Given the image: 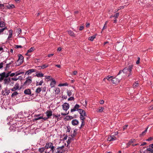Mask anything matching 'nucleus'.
I'll use <instances>...</instances> for the list:
<instances>
[{
  "instance_id": "nucleus-1",
  "label": "nucleus",
  "mask_w": 153,
  "mask_h": 153,
  "mask_svg": "<svg viewBox=\"0 0 153 153\" xmlns=\"http://www.w3.org/2000/svg\"><path fill=\"white\" fill-rule=\"evenodd\" d=\"M80 107L79 105L76 104L74 108L71 109V112L75 111H77L80 115H85L86 114L85 111L81 109H79Z\"/></svg>"
},
{
  "instance_id": "nucleus-2",
  "label": "nucleus",
  "mask_w": 153,
  "mask_h": 153,
  "mask_svg": "<svg viewBox=\"0 0 153 153\" xmlns=\"http://www.w3.org/2000/svg\"><path fill=\"white\" fill-rule=\"evenodd\" d=\"M133 67V65H130L128 67L124 68L123 70H120L119 71L118 75H120L122 72L124 74H127L129 72H132Z\"/></svg>"
},
{
  "instance_id": "nucleus-3",
  "label": "nucleus",
  "mask_w": 153,
  "mask_h": 153,
  "mask_svg": "<svg viewBox=\"0 0 153 153\" xmlns=\"http://www.w3.org/2000/svg\"><path fill=\"white\" fill-rule=\"evenodd\" d=\"M45 148L46 149H50V151L52 152L53 153L55 150V147L53 146V143L51 142H48L46 144L45 146Z\"/></svg>"
},
{
  "instance_id": "nucleus-4",
  "label": "nucleus",
  "mask_w": 153,
  "mask_h": 153,
  "mask_svg": "<svg viewBox=\"0 0 153 153\" xmlns=\"http://www.w3.org/2000/svg\"><path fill=\"white\" fill-rule=\"evenodd\" d=\"M32 77L31 76H29L26 78L23 85L25 86H29L32 82Z\"/></svg>"
},
{
  "instance_id": "nucleus-5",
  "label": "nucleus",
  "mask_w": 153,
  "mask_h": 153,
  "mask_svg": "<svg viewBox=\"0 0 153 153\" xmlns=\"http://www.w3.org/2000/svg\"><path fill=\"white\" fill-rule=\"evenodd\" d=\"M67 139V140L66 141V142L67 143H65V145L68 148L69 147V145L70 144L71 142V139L70 137H68H68L67 135H66L65 136L63 139V141L64 143L65 142V141Z\"/></svg>"
},
{
  "instance_id": "nucleus-6",
  "label": "nucleus",
  "mask_w": 153,
  "mask_h": 153,
  "mask_svg": "<svg viewBox=\"0 0 153 153\" xmlns=\"http://www.w3.org/2000/svg\"><path fill=\"white\" fill-rule=\"evenodd\" d=\"M117 78H112L111 79V82L113 84H116L118 82H119L120 80L123 77L122 76H120V75H117Z\"/></svg>"
},
{
  "instance_id": "nucleus-7",
  "label": "nucleus",
  "mask_w": 153,
  "mask_h": 153,
  "mask_svg": "<svg viewBox=\"0 0 153 153\" xmlns=\"http://www.w3.org/2000/svg\"><path fill=\"white\" fill-rule=\"evenodd\" d=\"M123 46V45L122 42H117L116 44L115 48L116 50L119 51L122 49Z\"/></svg>"
},
{
  "instance_id": "nucleus-8",
  "label": "nucleus",
  "mask_w": 153,
  "mask_h": 153,
  "mask_svg": "<svg viewBox=\"0 0 153 153\" xmlns=\"http://www.w3.org/2000/svg\"><path fill=\"white\" fill-rule=\"evenodd\" d=\"M51 115H46V117H43V116H41L39 117H37L34 118V120H37L40 119H42L43 120H45L48 119L49 118Z\"/></svg>"
},
{
  "instance_id": "nucleus-9",
  "label": "nucleus",
  "mask_w": 153,
  "mask_h": 153,
  "mask_svg": "<svg viewBox=\"0 0 153 153\" xmlns=\"http://www.w3.org/2000/svg\"><path fill=\"white\" fill-rule=\"evenodd\" d=\"M20 85L19 83H16L14 85V87L11 89V91H14L17 90H20L21 88H19Z\"/></svg>"
},
{
  "instance_id": "nucleus-10",
  "label": "nucleus",
  "mask_w": 153,
  "mask_h": 153,
  "mask_svg": "<svg viewBox=\"0 0 153 153\" xmlns=\"http://www.w3.org/2000/svg\"><path fill=\"white\" fill-rule=\"evenodd\" d=\"M4 83L5 84L8 85L10 84L11 81V79L10 77L5 78L4 79Z\"/></svg>"
},
{
  "instance_id": "nucleus-11",
  "label": "nucleus",
  "mask_w": 153,
  "mask_h": 153,
  "mask_svg": "<svg viewBox=\"0 0 153 153\" xmlns=\"http://www.w3.org/2000/svg\"><path fill=\"white\" fill-rule=\"evenodd\" d=\"M136 141V140L134 139H131L126 144V147L128 148L130 145H132V144L135 143Z\"/></svg>"
},
{
  "instance_id": "nucleus-12",
  "label": "nucleus",
  "mask_w": 153,
  "mask_h": 153,
  "mask_svg": "<svg viewBox=\"0 0 153 153\" xmlns=\"http://www.w3.org/2000/svg\"><path fill=\"white\" fill-rule=\"evenodd\" d=\"M35 49V48L34 47H31L30 49L27 51V52L25 54V55L26 56H30V55L28 53L33 52Z\"/></svg>"
},
{
  "instance_id": "nucleus-13",
  "label": "nucleus",
  "mask_w": 153,
  "mask_h": 153,
  "mask_svg": "<svg viewBox=\"0 0 153 153\" xmlns=\"http://www.w3.org/2000/svg\"><path fill=\"white\" fill-rule=\"evenodd\" d=\"M69 107V105L68 103H64L62 105L63 109L66 111L68 109Z\"/></svg>"
},
{
  "instance_id": "nucleus-14",
  "label": "nucleus",
  "mask_w": 153,
  "mask_h": 153,
  "mask_svg": "<svg viewBox=\"0 0 153 153\" xmlns=\"http://www.w3.org/2000/svg\"><path fill=\"white\" fill-rule=\"evenodd\" d=\"M116 139V137L114 135H111L108 137L107 140L109 141H111L115 140Z\"/></svg>"
},
{
  "instance_id": "nucleus-15",
  "label": "nucleus",
  "mask_w": 153,
  "mask_h": 153,
  "mask_svg": "<svg viewBox=\"0 0 153 153\" xmlns=\"http://www.w3.org/2000/svg\"><path fill=\"white\" fill-rule=\"evenodd\" d=\"M23 57L21 54L19 56V59L17 61V62H19L20 64H21L23 61Z\"/></svg>"
},
{
  "instance_id": "nucleus-16",
  "label": "nucleus",
  "mask_w": 153,
  "mask_h": 153,
  "mask_svg": "<svg viewBox=\"0 0 153 153\" xmlns=\"http://www.w3.org/2000/svg\"><path fill=\"white\" fill-rule=\"evenodd\" d=\"M36 72V70L33 69H31L28 70L25 73V75H30L32 73L34 72Z\"/></svg>"
},
{
  "instance_id": "nucleus-17",
  "label": "nucleus",
  "mask_w": 153,
  "mask_h": 153,
  "mask_svg": "<svg viewBox=\"0 0 153 153\" xmlns=\"http://www.w3.org/2000/svg\"><path fill=\"white\" fill-rule=\"evenodd\" d=\"M52 81L50 84V86L51 88L53 87L55 85L56 82L55 80L52 78H51Z\"/></svg>"
},
{
  "instance_id": "nucleus-18",
  "label": "nucleus",
  "mask_w": 153,
  "mask_h": 153,
  "mask_svg": "<svg viewBox=\"0 0 153 153\" xmlns=\"http://www.w3.org/2000/svg\"><path fill=\"white\" fill-rule=\"evenodd\" d=\"M24 93L27 95H30L31 94V90L30 89H25L24 91Z\"/></svg>"
},
{
  "instance_id": "nucleus-19",
  "label": "nucleus",
  "mask_w": 153,
  "mask_h": 153,
  "mask_svg": "<svg viewBox=\"0 0 153 153\" xmlns=\"http://www.w3.org/2000/svg\"><path fill=\"white\" fill-rule=\"evenodd\" d=\"M79 123V122L76 120H74L72 121V123L74 126L77 125Z\"/></svg>"
},
{
  "instance_id": "nucleus-20",
  "label": "nucleus",
  "mask_w": 153,
  "mask_h": 153,
  "mask_svg": "<svg viewBox=\"0 0 153 153\" xmlns=\"http://www.w3.org/2000/svg\"><path fill=\"white\" fill-rule=\"evenodd\" d=\"M6 7L9 9H11L14 8L15 6L13 4H8L7 5Z\"/></svg>"
},
{
  "instance_id": "nucleus-21",
  "label": "nucleus",
  "mask_w": 153,
  "mask_h": 153,
  "mask_svg": "<svg viewBox=\"0 0 153 153\" xmlns=\"http://www.w3.org/2000/svg\"><path fill=\"white\" fill-rule=\"evenodd\" d=\"M46 149L45 148V146L44 147L40 148L39 149V152L41 153L44 152L45 150Z\"/></svg>"
},
{
  "instance_id": "nucleus-22",
  "label": "nucleus",
  "mask_w": 153,
  "mask_h": 153,
  "mask_svg": "<svg viewBox=\"0 0 153 153\" xmlns=\"http://www.w3.org/2000/svg\"><path fill=\"white\" fill-rule=\"evenodd\" d=\"M148 129V127H147L146 130L143 131L140 135V137H142L144 135L146 134V132H147V129Z\"/></svg>"
},
{
  "instance_id": "nucleus-23",
  "label": "nucleus",
  "mask_w": 153,
  "mask_h": 153,
  "mask_svg": "<svg viewBox=\"0 0 153 153\" xmlns=\"http://www.w3.org/2000/svg\"><path fill=\"white\" fill-rule=\"evenodd\" d=\"M48 66V65H46V64H44L41 66H39L38 67L40 68L39 69H44L45 68H46Z\"/></svg>"
},
{
  "instance_id": "nucleus-24",
  "label": "nucleus",
  "mask_w": 153,
  "mask_h": 153,
  "mask_svg": "<svg viewBox=\"0 0 153 153\" xmlns=\"http://www.w3.org/2000/svg\"><path fill=\"white\" fill-rule=\"evenodd\" d=\"M6 73L5 72H3L1 74H0V76L1 79H3L5 77Z\"/></svg>"
},
{
  "instance_id": "nucleus-25",
  "label": "nucleus",
  "mask_w": 153,
  "mask_h": 153,
  "mask_svg": "<svg viewBox=\"0 0 153 153\" xmlns=\"http://www.w3.org/2000/svg\"><path fill=\"white\" fill-rule=\"evenodd\" d=\"M43 83V81L42 80L39 82L36 81V85H41Z\"/></svg>"
},
{
  "instance_id": "nucleus-26",
  "label": "nucleus",
  "mask_w": 153,
  "mask_h": 153,
  "mask_svg": "<svg viewBox=\"0 0 153 153\" xmlns=\"http://www.w3.org/2000/svg\"><path fill=\"white\" fill-rule=\"evenodd\" d=\"M68 34L71 36H72L73 37L75 36V34H74V32L72 31H71V30H69L68 31Z\"/></svg>"
},
{
  "instance_id": "nucleus-27",
  "label": "nucleus",
  "mask_w": 153,
  "mask_h": 153,
  "mask_svg": "<svg viewBox=\"0 0 153 153\" xmlns=\"http://www.w3.org/2000/svg\"><path fill=\"white\" fill-rule=\"evenodd\" d=\"M9 34L8 36V39H10L11 38L12 34V33H13V31L12 30H9Z\"/></svg>"
},
{
  "instance_id": "nucleus-28",
  "label": "nucleus",
  "mask_w": 153,
  "mask_h": 153,
  "mask_svg": "<svg viewBox=\"0 0 153 153\" xmlns=\"http://www.w3.org/2000/svg\"><path fill=\"white\" fill-rule=\"evenodd\" d=\"M41 90H42L41 88L40 87H39V88H37L36 89V90L35 91V92L36 93L38 94V93H39L41 92Z\"/></svg>"
},
{
  "instance_id": "nucleus-29",
  "label": "nucleus",
  "mask_w": 153,
  "mask_h": 153,
  "mask_svg": "<svg viewBox=\"0 0 153 153\" xmlns=\"http://www.w3.org/2000/svg\"><path fill=\"white\" fill-rule=\"evenodd\" d=\"M24 73L23 72H21L19 71H18L15 73V76H17L18 75Z\"/></svg>"
},
{
  "instance_id": "nucleus-30",
  "label": "nucleus",
  "mask_w": 153,
  "mask_h": 153,
  "mask_svg": "<svg viewBox=\"0 0 153 153\" xmlns=\"http://www.w3.org/2000/svg\"><path fill=\"white\" fill-rule=\"evenodd\" d=\"M36 76L38 77H42L44 76V74L42 73H38L36 74Z\"/></svg>"
},
{
  "instance_id": "nucleus-31",
  "label": "nucleus",
  "mask_w": 153,
  "mask_h": 153,
  "mask_svg": "<svg viewBox=\"0 0 153 153\" xmlns=\"http://www.w3.org/2000/svg\"><path fill=\"white\" fill-rule=\"evenodd\" d=\"M96 37L95 36H90L89 37L88 39L89 40L91 41H92Z\"/></svg>"
},
{
  "instance_id": "nucleus-32",
  "label": "nucleus",
  "mask_w": 153,
  "mask_h": 153,
  "mask_svg": "<svg viewBox=\"0 0 153 153\" xmlns=\"http://www.w3.org/2000/svg\"><path fill=\"white\" fill-rule=\"evenodd\" d=\"M138 86V81H136L133 85L134 88H136Z\"/></svg>"
},
{
  "instance_id": "nucleus-33",
  "label": "nucleus",
  "mask_w": 153,
  "mask_h": 153,
  "mask_svg": "<svg viewBox=\"0 0 153 153\" xmlns=\"http://www.w3.org/2000/svg\"><path fill=\"white\" fill-rule=\"evenodd\" d=\"M146 150L148 151V152H150V153H152V152H153V149L150 147L149 148H147Z\"/></svg>"
},
{
  "instance_id": "nucleus-34",
  "label": "nucleus",
  "mask_w": 153,
  "mask_h": 153,
  "mask_svg": "<svg viewBox=\"0 0 153 153\" xmlns=\"http://www.w3.org/2000/svg\"><path fill=\"white\" fill-rule=\"evenodd\" d=\"M18 94V93L16 92L15 91L11 95V97H13L15 96H16Z\"/></svg>"
},
{
  "instance_id": "nucleus-35",
  "label": "nucleus",
  "mask_w": 153,
  "mask_h": 153,
  "mask_svg": "<svg viewBox=\"0 0 153 153\" xmlns=\"http://www.w3.org/2000/svg\"><path fill=\"white\" fill-rule=\"evenodd\" d=\"M7 29V27H5L0 29V35L2 34L4 30Z\"/></svg>"
},
{
  "instance_id": "nucleus-36",
  "label": "nucleus",
  "mask_w": 153,
  "mask_h": 153,
  "mask_svg": "<svg viewBox=\"0 0 153 153\" xmlns=\"http://www.w3.org/2000/svg\"><path fill=\"white\" fill-rule=\"evenodd\" d=\"M55 91L56 94H58L60 92V89L59 88H57Z\"/></svg>"
},
{
  "instance_id": "nucleus-37",
  "label": "nucleus",
  "mask_w": 153,
  "mask_h": 153,
  "mask_svg": "<svg viewBox=\"0 0 153 153\" xmlns=\"http://www.w3.org/2000/svg\"><path fill=\"white\" fill-rule=\"evenodd\" d=\"M5 25L3 21L0 22V27H4Z\"/></svg>"
},
{
  "instance_id": "nucleus-38",
  "label": "nucleus",
  "mask_w": 153,
  "mask_h": 153,
  "mask_svg": "<svg viewBox=\"0 0 153 153\" xmlns=\"http://www.w3.org/2000/svg\"><path fill=\"white\" fill-rule=\"evenodd\" d=\"M6 63V61H4L0 63V69L2 68L3 67V64Z\"/></svg>"
},
{
  "instance_id": "nucleus-39",
  "label": "nucleus",
  "mask_w": 153,
  "mask_h": 153,
  "mask_svg": "<svg viewBox=\"0 0 153 153\" xmlns=\"http://www.w3.org/2000/svg\"><path fill=\"white\" fill-rule=\"evenodd\" d=\"M21 76H19L18 78H17V77H15L12 78H11V80H13V81H16L18 79H19L20 77Z\"/></svg>"
},
{
  "instance_id": "nucleus-40",
  "label": "nucleus",
  "mask_w": 153,
  "mask_h": 153,
  "mask_svg": "<svg viewBox=\"0 0 153 153\" xmlns=\"http://www.w3.org/2000/svg\"><path fill=\"white\" fill-rule=\"evenodd\" d=\"M104 109V108L103 107H101L98 109L97 111L99 112H101L103 111Z\"/></svg>"
},
{
  "instance_id": "nucleus-41",
  "label": "nucleus",
  "mask_w": 153,
  "mask_h": 153,
  "mask_svg": "<svg viewBox=\"0 0 153 153\" xmlns=\"http://www.w3.org/2000/svg\"><path fill=\"white\" fill-rule=\"evenodd\" d=\"M67 94L68 96H71V95H72V94L71 91V90H67Z\"/></svg>"
},
{
  "instance_id": "nucleus-42",
  "label": "nucleus",
  "mask_w": 153,
  "mask_h": 153,
  "mask_svg": "<svg viewBox=\"0 0 153 153\" xmlns=\"http://www.w3.org/2000/svg\"><path fill=\"white\" fill-rule=\"evenodd\" d=\"M68 85V84L67 83H61L59 85V86H67Z\"/></svg>"
},
{
  "instance_id": "nucleus-43",
  "label": "nucleus",
  "mask_w": 153,
  "mask_h": 153,
  "mask_svg": "<svg viewBox=\"0 0 153 153\" xmlns=\"http://www.w3.org/2000/svg\"><path fill=\"white\" fill-rule=\"evenodd\" d=\"M119 15H120V14L119 13H117L116 14H115L113 16V17H115V18L116 19V18H118V17L119 16Z\"/></svg>"
},
{
  "instance_id": "nucleus-44",
  "label": "nucleus",
  "mask_w": 153,
  "mask_h": 153,
  "mask_svg": "<svg viewBox=\"0 0 153 153\" xmlns=\"http://www.w3.org/2000/svg\"><path fill=\"white\" fill-rule=\"evenodd\" d=\"M46 114L47 115H52V112L51 111H47L46 112Z\"/></svg>"
},
{
  "instance_id": "nucleus-45",
  "label": "nucleus",
  "mask_w": 153,
  "mask_h": 153,
  "mask_svg": "<svg viewBox=\"0 0 153 153\" xmlns=\"http://www.w3.org/2000/svg\"><path fill=\"white\" fill-rule=\"evenodd\" d=\"M22 46L20 45H16L15 46V48H22Z\"/></svg>"
},
{
  "instance_id": "nucleus-46",
  "label": "nucleus",
  "mask_w": 153,
  "mask_h": 153,
  "mask_svg": "<svg viewBox=\"0 0 153 153\" xmlns=\"http://www.w3.org/2000/svg\"><path fill=\"white\" fill-rule=\"evenodd\" d=\"M85 115H80V119L82 121L84 120L85 119V118L84 117V116Z\"/></svg>"
},
{
  "instance_id": "nucleus-47",
  "label": "nucleus",
  "mask_w": 153,
  "mask_h": 153,
  "mask_svg": "<svg viewBox=\"0 0 153 153\" xmlns=\"http://www.w3.org/2000/svg\"><path fill=\"white\" fill-rule=\"evenodd\" d=\"M11 73V72H9L7 73H6V75L5 78H7L8 77L10 76V74Z\"/></svg>"
},
{
  "instance_id": "nucleus-48",
  "label": "nucleus",
  "mask_w": 153,
  "mask_h": 153,
  "mask_svg": "<svg viewBox=\"0 0 153 153\" xmlns=\"http://www.w3.org/2000/svg\"><path fill=\"white\" fill-rule=\"evenodd\" d=\"M70 117L69 115H67L66 117L64 118V119L65 120H70Z\"/></svg>"
},
{
  "instance_id": "nucleus-49",
  "label": "nucleus",
  "mask_w": 153,
  "mask_h": 153,
  "mask_svg": "<svg viewBox=\"0 0 153 153\" xmlns=\"http://www.w3.org/2000/svg\"><path fill=\"white\" fill-rule=\"evenodd\" d=\"M112 77V76H108L106 78L108 80L110 81V79Z\"/></svg>"
},
{
  "instance_id": "nucleus-50",
  "label": "nucleus",
  "mask_w": 153,
  "mask_h": 153,
  "mask_svg": "<svg viewBox=\"0 0 153 153\" xmlns=\"http://www.w3.org/2000/svg\"><path fill=\"white\" fill-rule=\"evenodd\" d=\"M9 68V66L8 64H7L6 65V66L5 68V70H8Z\"/></svg>"
},
{
  "instance_id": "nucleus-51",
  "label": "nucleus",
  "mask_w": 153,
  "mask_h": 153,
  "mask_svg": "<svg viewBox=\"0 0 153 153\" xmlns=\"http://www.w3.org/2000/svg\"><path fill=\"white\" fill-rule=\"evenodd\" d=\"M50 151H49L48 149H46L45 150V152H43V153H50Z\"/></svg>"
},
{
  "instance_id": "nucleus-52",
  "label": "nucleus",
  "mask_w": 153,
  "mask_h": 153,
  "mask_svg": "<svg viewBox=\"0 0 153 153\" xmlns=\"http://www.w3.org/2000/svg\"><path fill=\"white\" fill-rule=\"evenodd\" d=\"M74 98L73 97H70V98H69L68 99V101L72 100H74Z\"/></svg>"
},
{
  "instance_id": "nucleus-53",
  "label": "nucleus",
  "mask_w": 153,
  "mask_h": 153,
  "mask_svg": "<svg viewBox=\"0 0 153 153\" xmlns=\"http://www.w3.org/2000/svg\"><path fill=\"white\" fill-rule=\"evenodd\" d=\"M140 58L139 57H138V60L136 62V63L137 64H138L140 63Z\"/></svg>"
},
{
  "instance_id": "nucleus-54",
  "label": "nucleus",
  "mask_w": 153,
  "mask_h": 153,
  "mask_svg": "<svg viewBox=\"0 0 153 153\" xmlns=\"http://www.w3.org/2000/svg\"><path fill=\"white\" fill-rule=\"evenodd\" d=\"M60 115H54V116L53 117L54 118H55V119L57 118V120H58V117H59Z\"/></svg>"
},
{
  "instance_id": "nucleus-55",
  "label": "nucleus",
  "mask_w": 153,
  "mask_h": 153,
  "mask_svg": "<svg viewBox=\"0 0 153 153\" xmlns=\"http://www.w3.org/2000/svg\"><path fill=\"white\" fill-rule=\"evenodd\" d=\"M127 76L128 77H130V76H131L132 74L131 72H129Z\"/></svg>"
},
{
  "instance_id": "nucleus-56",
  "label": "nucleus",
  "mask_w": 153,
  "mask_h": 153,
  "mask_svg": "<svg viewBox=\"0 0 153 153\" xmlns=\"http://www.w3.org/2000/svg\"><path fill=\"white\" fill-rule=\"evenodd\" d=\"M45 77L46 79H48L49 80H51V79L50 78V76H45Z\"/></svg>"
},
{
  "instance_id": "nucleus-57",
  "label": "nucleus",
  "mask_w": 153,
  "mask_h": 153,
  "mask_svg": "<svg viewBox=\"0 0 153 153\" xmlns=\"http://www.w3.org/2000/svg\"><path fill=\"white\" fill-rule=\"evenodd\" d=\"M107 26L106 25H104V26L103 27L102 30H104L107 28Z\"/></svg>"
},
{
  "instance_id": "nucleus-58",
  "label": "nucleus",
  "mask_w": 153,
  "mask_h": 153,
  "mask_svg": "<svg viewBox=\"0 0 153 153\" xmlns=\"http://www.w3.org/2000/svg\"><path fill=\"white\" fill-rule=\"evenodd\" d=\"M15 76V73H11L10 74V76L11 77L13 76Z\"/></svg>"
},
{
  "instance_id": "nucleus-59",
  "label": "nucleus",
  "mask_w": 153,
  "mask_h": 153,
  "mask_svg": "<svg viewBox=\"0 0 153 153\" xmlns=\"http://www.w3.org/2000/svg\"><path fill=\"white\" fill-rule=\"evenodd\" d=\"M81 122H82V124H81V127L83 126L84 125H85V123H84V121H82Z\"/></svg>"
},
{
  "instance_id": "nucleus-60",
  "label": "nucleus",
  "mask_w": 153,
  "mask_h": 153,
  "mask_svg": "<svg viewBox=\"0 0 153 153\" xmlns=\"http://www.w3.org/2000/svg\"><path fill=\"white\" fill-rule=\"evenodd\" d=\"M128 126V125H126L124 126L123 127V130H124L125 129H126V128Z\"/></svg>"
},
{
  "instance_id": "nucleus-61",
  "label": "nucleus",
  "mask_w": 153,
  "mask_h": 153,
  "mask_svg": "<svg viewBox=\"0 0 153 153\" xmlns=\"http://www.w3.org/2000/svg\"><path fill=\"white\" fill-rule=\"evenodd\" d=\"M77 73V71H74V72H73V75H76V74Z\"/></svg>"
},
{
  "instance_id": "nucleus-62",
  "label": "nucleus",
  "mask_w": 153,
  "mask_h": 153,
  "mask_svg": "<svg viewBox=\"0 0 153 153\" xmlns=\"http://www.w3.org/2000/svg\"><path fill=\"white\" fill-rule=\"evenodd\" d=\"M84 28V27L83 26H81L80 27L79 30H82Z\"/></svg>"
},
{
  "instance_id": "nucleus-63",
  "label": "nucleus",
  "mask_w": 153,
  "mask_h": 153,
  "mask_svg": "<svg viewBox=\"0 0 153 153\" xmlns=\"http://www.w3.org/2000/svg\"><path fill=\"white\" fill-rule=\"evenodd\" d=\"M152 137H150L148 139H147L146 140L148 141H149L152 140Z\"/></svg>"
},
{
  "instance_id": "nucleus-64",
  "label": "nucleus",
  "mask_w": 153,
  "mask_h": 153,
  "mask_svg": "<svg viewBox=\"0 0 153 153\" xmlns=\"http://www.w3.org/2000/svg\"><path fill=\"white\" fill-rule=\"evenodd\" d=\"M150 147L153 149V143L149 145Z\"/></svg>"
}]
</instances>
